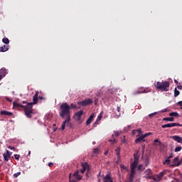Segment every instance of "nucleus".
Wrapping results in <instances>:
<instances>
[{
    "label": "nucleus",
    "mask_w": 182,
    "mask_h": 182,
    "mask_svg": "<svg viewBox=\"0 0 182 182\" xmlns=\"http://www.w3.org/2000/svg\"><path fill=\"white\" fill-rule=\"evenodd\" d=\"M60 117L62 119L66 117V119L63 122L61 126V129L65 130L66 124H69V122H70V106L68 105V102H63L60 106Z\"/></svg>",
    "instance_id": "1"
},
{
    "label": "nucleus",
    "mask_w": 182,
    "mask_h": 182,
    "mask_svg": "<svg viewBox=\"0 0 182 182\" xmlns=\"http://www.w3.org/2000/svg\"><path fill=\"white\" fill-rule=\"evenodd\" d=\"M26 105H22L21 104H19L16 102H13L14 107H22L24 109V113L26 116V117H28V119L32 118V114H33V103L32 102H27L26 101H23V104Z\"/></svg>",
    "instance_id": "2"
},
{
    "label": "nucleus",
    "mask_w": 182,
    "mask_h": 182,
    "mask_svg": "<svg viewBox=\"0 0 182 182\" xmlns=\"http://www.w3.org/2000/svg\"><path fill=\"white\" fill-rule=\"evenodd\" d=\"M155 87L157 89V90L168 92V87H170V82L168 81L156 82V83H155Z\"/></svg>",
    "instance_id": "3"
},
{
    "label": "nucleus",
    "mask_w": 182,
    "mask_h": 182,
    "mask_svg": "<svg viewBox=\"0 0 182 182\" xmlns=\"http://www.w3.org/2000/svg\"><path fill=\"white\" fill-rule=\"evenodd\" d=\"M137 166H139V162L134 161L133 163L130 165L131 172L129 174V176H131L132 177H134L136 176V168H137Z\"/></svg>",
    "instance_id": "4"
},
{
    "label": "nucleus",
    "mask_w": 182,
    "mask_h": 182,
    "mask_svg": "<svg viewBox=\"0 0 182 182\" xmlns=\"http://www.w3.org/2000/svg\"><path fill=\"white\" fill-rule=\"evenodd\" d=\"M166 174H167L166 170H164V171L160 172L159 174L156 175L153 178L154 181H161L163 176H166Z\"/></svg>",
    "instance_id": "5"
},
{
    "label": "nucleus",
    "mask_w": 182,
    "mask_h": 182,
    "mask_svg": "<svg viewBox=\"0 0 182 182\" xmlns=\"http://www.w3.org/2000/svg\"><path fill=\"white\" fill-rule=\"evenodd\" d=\"M92 103H93V100L88 98L83 101L78 102L77 105H80L81 106H89V105H92Z\"/></svg>",
    "instance_id": "6"
},
{
    "label": "nucleus",
    "mask_w": 182,
    "mask_h": 182,
    "mask_svg": "<svg viewBox=\"0 0 182 182\" xmlns=\"http://www.w3.org/2000/svg\"><path fill=\"white\" fill-rule=\"evenodd\" d=\"M171 139L174 140V141H177V143H181L182 144V137L178 135H174L171 136Z\"/></svg>",
    "instance_id": "7"
},
{
    "label": "nucleus",
    "mask_w": 182,
    "mask_h": 182,
    "mask_svg": "<svg viewBox=\"0 0 182 182\" xmlns=\"http://www.w3.org/2000/svg\"><path fill=\"white\" fill-rule=\"evenodd\" d=\"M181 162L178 161V156H176L174 158L173 161V164L171 165L173 167H178V166H181Z\"/></svg>",
    "instance_id": "8"
},
{
    "label": "nucleus",
    "mask_w": 182,
    "mask_h": 182,
    "mask_svg": "<svg viewBox=\"0 0 182 182\" xmlns=\"http://www.w3.org/2000/svg\"><path fill=\"white\" fill-rule=\"evenodd\" d=\"M4 161H9V159H11V152L9 151L6 150V153H4L3 154Z\"/></svg>",
    "instance_id": "9"
},
{
    "label": "nucleus",
    "mask_w": 182,
    "mask_h": 182,
    "mask_svg": "<svg viewBox=\"0 0 182 182\" xmlns=\"http://www.w3.org/2000/svg\"><path fill=\"white\" fill-rule=\"evenodd\" d=\"M82 116H83V110H80L75 114L74 117H77V120L79 121Z\"/></svg>",
    "instance_id": "10"
},
{
    "label": "nucleus",
    "mask_w": 182,
    "mask_h": 182,
    "mask_svg": "<svg viewBox=\"0 0 182 182\" xmlns=\"http://www.w3.org/2000/svg\"><path fill=\"white\" fill-rule=\"evenodd\" d=\"M104 182H113V179L112 178V176H110V173L107 174L104 178Z\"/></svg>",
    "instance_id": "11"
},
{
    "label": "nucleus",
    "mask_w": 182,
    "mask_h": 182,
    "mask_svg": "<svg viewBox=\"0 0 182 182\" xmlns=\"http://www.w3.org/2000/svg\"><path fill=\"white\" fill-rule=\"evenodd\" d=\"M93 119H95V113L91 114L90 117L87 119V120L86 122L87 126H89V124H90V123H92V122H93Z\"/></svg>",
    "instance_id": "12"
},
{
    "label": "nucleus",
    "mask_w": 182,
    "mask_h": 182,
    "mask_svg": "<svg viewBox=\"0 0 182 182\" xmlns=\"http://www.w3.org/2000/svg\"><path fill=\"white\" fill-rule=\"evenodd\" d=\"M145 176H144V178H151V169H146V171H145Z\"/></svg>",
    "instance_id": "13"
},
{
    "label": "nucleus",
    "mask_w": 182,
    "mask_h": 182,
    "mask_svg": "<svg viewBox=\"0 0 182 182\" xmlns=\"http://www.w3.org/2000/svg\"><path fill=\"white\" fill-rule=\"evenodd\" d=\"M38 96H39V92H36V94L34 95V96L33 97V102H31V103H33V105H36V103H38Z\"/></svg>",
    "instance_id": "14"
},
{
    "label": "nucleus",
    "mask_w": 182,
    "mask_h": 182,
    "mask_svg": "<svg viewBox=\"0 0 182 182\" xmlns=\"http://www.w3.org/2000/svg\"><path fill=\"white\" fill-rule=\"evenodd\" d=\"M82 168L80 170L81 173L83 174L86 171V168L89 167V164H87V162H85L82 164Z\"/></svg>",
    "instance_id": "15"
},
{
    "label": "nucleus",
    "mask_w": 182,
    "mask_h": 182,
    "mask_svg": "<svg viewBox=\"0 0 182 182\" xmlns=\"http://www.w3.org/2000/svg\"><path fill=\"white\" fill-rule=\"evenodd\" d=\"M144 136L141 135L136 139L135 143H140V141H146V139H144Z\"/></svg>",
    "instance_id": "16"
},
{
    "label": "nucleus",
    "mask_w": 182,
    "mask_h": 182,
    "mask_svg": "<svg viewBox=\"0 0 182 182\" xmlns=\"http://www.w3.org/2000/svg\"><path fill=\"white\" fill-rule=\"evenodd\" d=\"M6 75V68H1L0 70V76H1L2 77H5V76Z\"/></svg>",
    "instance_id": "17"
},
{
    "label": "nucleus",
    "mask_w": 182,
    "mask_h": 182,
    "mask_svg": "<svg viewBox=\"0 0 182 182\" xmlns=\"http://www.w3.org/2000/svg\"><path fill=\"white\" fill-rule=\"evenodd\" d=\"M168 124V127H182V124L179 123L172 122Z\"/></svg>",
    "instance_id": "18"
},
{
    "label": "nucleus",
    "mask_w": 182,
    "mask_h": 182,
    "mask_svg": "<svg viewBox=\"0 0 182 182\" xmlns=\"http://www.w3.org/2000/svg\"><path fill=\"white\" fill-rule=\"evenodd\" d=\"M9 46L6 45V46H3L1 47H0V52H6L7 50H9Z\"/></svg>",
    "instance_id": "19"
},
{
    "label": "nucleus",
    "mask_w": 182,
    "mask_h": 182,
    "mask_svg": "<svg viewBox=\"0 0 182 182\" xmlns=\"http://www.w3.org/2000/svg\"><path fill=\"white\" fill-rule=\"evenodd\" d=\"M1 114L3 116H12V112L4 110L1 112Z\"/></svg>",
    "instance_id": "20"
},
{
    "label": "nucleus",
    "mask_w": 182,
    "mask_h": 182,
    "mask_svg": "<svg viewBox=\"0 0 182 182\" xmlns=\"http://www.w3.org/2000/svg\"><path fill=\"white\" fill-rule=\"evenodd\" d=\"M73 177H75L77 180H82V177L79 175L78 171L74 172Z\"/></svg>",
    "instance_id": "21"
},
{
    "label": "nucleus",
    "mask_w": 182,
    "mask_h": 182,
    "mask_svg": "<svg viewBox=\"0 0 182 182\" xmlns=\"http://www.w3.org/2000/svg\"><path fill=\"white\" fill-rule=\"evenodd\" d=\"M169 116H171V117H180V114L178 112H170Z\"/></svg>",
    "instance_id": "22"
},
{
    "label": "nucleus",
    "mask_w": 182,
    "mask_h": 182,
    "mask_svg": "<svg viewBox=\"0 0 182 182\" xmlns=\"http://www.w3.org/2000/svg\"><path fill=\"white\" fill-rule=\"evenodd\" d=\"M115 151H116V154L117 156L118 160H120V147L119 146L117 147V149H115Z\"/></svg>",
    "instance_id": "23"
},
{
    "label": "nucleus",
    "mask_w": 182,
    "mask_h": 182,
    "mask_svg": "<svg viewBox=\"0 0 182 182\" xmlns=\"http://www.w3.org/2000/svg\"><path fill=\"white\" fill-rule=\"evenodd\" d=\"M139 157H140V155H139V151H137L136 154H134V161L139 162Z\"/></svg>",
    "instance_id": "24"
},
{
    "label": "nucleus",
    "mask_w": 182,
    "mask_h": 182,
    "mask_svg": "<svg viewBox=\"0 0 182 182\" xmlns=\"http://www.w3.org/2000/svg\"><path fill=\"white\" fill-rule=\"evenodd\" d=\"M164 122H174V117H165L163 119Z\"/></svg>",
    "instance_id": "25"
},
{
    "label": "nucleus",
    "mask_w": 182,
    "mask_h": 182,
    "mask_svg": "<svg viewBox=\"0 0 182 182\" xmlns=\"http://www.w3.org/2000/svg\"><path fill=\"white\" fill-rule=\"evenodd\" d=\"M133 180H134V176H132L130 175H129V177L127 178V181H124V182H133ZM122 182V181H120Z\"/></svg>",
    "instance_id": "26"
},
{
    "label": "nucleus",
    "mask_w": 182,
    "mask_h": 182,
    "mask_svg": "<svg viewBox=\"0 0 182 182\" xmlns=\"http://www.w3.org/2000/svg\"><path fill=\"white\" fill-rule=\"evenodd\" d=\"M2 42H3V43H5L6 45H9V39L8 38H4L2 39Z\"/></svg>",
    "instance_id": "27"
},
{
    "label": "nucleus",
    "mask_w": 182,
    "mask_h": 182,
    "mask_svg": "<svg viewBox=\"0 0 182 182\" xmlns=\"http://www.w3.org/2000/svg\"><path fill=\"white\" fill-rule=\"evenodd\" d=\"M141 93H146V90H139L136 92H134V95H140Z\"/></svg>",
    "instance_id": "28"
},
{
    "label": "nucleus",
    "mask_w": 182,
    "mask_h": 182,
    "mask_svg": "<svg viewBox=\"0 0 182 182\" xmlns=\"http://www.w3.org/2000/svg\"><path fill=\"white\" fill-rule=\"evenodd\" d=\"M180 95V91L177 90V88H175L174 90V97H177Z\"/></svg>",
    "instance_id": "29"
},
{
    "label": "nucleus",
    "mask_w": 182,
    "mask_h": 182,
    "mask_svg": "<svg viewBox=\"0 0 182 182\" xmlns=\"http://www.w3.org/2000/svg\"><path fill=\"white\" fill-rule=\"evenodd\" d=\"M69 181L70 182H76V181L72 177V173H70L69 175Z\"/></svg>",
    "instance_id": "30"
},
{
    "label": "nucleus",
    "mask_w": 182,
    "mask_h": 182,
    "mask_svg": "<svg viewBox=\"0 0 182 182\" xmlns=\"http://www.w3.org/2000/svg\"><path fill=\"white\" fill-rule=\"evenodd\" d=\"M138 132L139 134H141V129H135L132 132L133 134H136V132Z\"/></svg>",
    "instance_id": "31"
},
{
    "label": "nucleus",
    "mask_w": 182,
    "mask_h": 182,
    "mask_svg": "<svg viewBox=\"0 0 182 182\" xmlns=\"http://www.w3.org/2000/svg\"><path fill=\"white\" fill-rule=\"evenodd\" d=\"M181 149H182L181 146H176V147L175 148V152H176V153H178V151H181Z\"/></svg>",
    "instance_id": "32"
},
{
    "label": "nucleus",
    "mask_w": 182,
    "mask_h": 182,
    "mask_svg": "<svg viewBox=\"0 0 182 182\" xmlns=\"http://www.w3.org/2000/svg\"><path fill=\"white\" fill-rule=\"evenodd\" d=\"M21 172H17V173H14L13 175V176L14 178H18V177H19V176H21Z\"/></svg>",
    "instance_id": "33"
},
{
    "label": "nucleus",
    "mask_w": 182,
    "mask_h": 182,
    "mask_svg": "<svg viewBox=\"0 0 182 182\" xmlns=\"http://www.w3.org/2000/svg\"><path fill=\"white\" fill-rule=\"evenodd\" d=\"M77 109V106H76V105L71 103L70 105V109Z\"/></svg>",
    "instance_id": "34"
},
{
    "label": "nucleus",
    "mask_w": 182,
    "mask_h": 182,
    "mask_svg": "<svg viewBox=\"0 0 182 182\" xmlns=\"http://www.w3.org/2000/svg\"><path fill=\"white\" fill-rule=\"evenodd\" d=\"M102 119V115H99L97 118V120L95 123V124H96V123H97V122L100 121Z\"/></svg>",
    "instance_id": "35"
},
{
    "label": "nucleus",
    "mask_w": 182,
    "mask_h": 182,
    "mask_svg": "<svg viewBox=\"0 0 182 182\" xmlns=\"http://www.w3.org/2000/svg\"><path fill=\"white\" fill-rule=\"evenodd\" d=\"M20 157H21V155H19V154H14V159L16 160H19Z\"/></svg>",
    "instance_id": "36"
},
{
    "label": "nucleus",
    "mask_w": 182,
    "mask_h": 182,
    "mask_svg": "<svg viewBox=\"0 0 182 182\" xmlns=\"http://www.w3.org/2000/svg\"><path fill=\"white\" fill-rule=\"evenodd\" d=\"M154 143H159V146H161V141L159 139H154Z\"/></svg>",
    "instance_id": "37"
},
{
    "label": "nucleus",
    "mask_w": 182,
    "mask_h": 182,
    "mask_svg": "<svg viewBox=\"0 0 182 182\" xmlns=\"http://www.w3.org/2000/svg\"><path fill=\"white\" fill-rule=\"evenodd\" d=\"M93 151H94V153H95L96 154H99L100 150H99L98 148H95V149H94Z\"/></svg>",
    "instance_id": "38"
},
{
    "label": "nucleus",
    "mask_w": 182,
    "mask_h": 182,
    "mask_svg": "<svg viewBox=\"0 0 182 182\" xmlns=\"http://www.w3.org/2000/svg\"><path fill=\"white\" fill-rule=\"evenodd\" d=\"M109 141H111L113 143V144H114V143H116L117 141L116 140V139L113 138L112 139H109Z\"/></svg>",
    "instance_id": "39"
},
{
    "label": "nucleus",
    "mask_w": 182,
    "mask_h": 182,
    "mask_svg": "<svg viewBox=\"0 0 182 182\" xmlns=\"http://www.w3.org/2000/svg\"><path fill=\"white\" fill-rule=\"evenodd\" d=\"M137 168H138V170H139V171H141L142 168H143V165L139 164V165L138 166Z\"/></svg>",
    "instance_id": "40"
},
{
    "label": "nucleus",
    "mask_w": 182,
    "mask_h": 182,
    "mask_svg": "<svg viewBox=\"0 0 182 182\" xmlns=\"http://www.w3.org/2000/svg\"><path fill=\"white\" fill-rule=\"evenodd\" d=\"M114 136H116V137H119V136H120V133H119V132H117V131H115Z\"/></svg>",
    "instance_id": "41"
},
{
    "label": "nucleus",
    "mask_w": 182,
    "mask_h": 182,
    "mask_svg": "<svg viewBox=\"0 0 182 182\" xmlns=\"http://www.w3.org/2000/svg\"><path fill=\"white\" fill-rule=\"evenodd\" d=\"M151 133H146V134H143L144 137L146 139V137L149 136H151Z\"/></svg>",
    "instance_id": "42"
},
{
    "label": "nucleus",
    "mask_w": 182,
    "mask_h": 182,
    "mask_svg": "<svg viewBox=\"0 0 182 182\" xmlns=\"http://www.w3.org/2000/svg\"><path fill=\"white\" fill-rule=\"evenodd\" d=\"M170 164V159H166L164 162V164Z\"/></svg>",
    "instance_id": "43"
},
{
    "label": "nucleus",
    "mask_w": 182,
    "mask_h": 182,
    "mask_svg": "<svg viewBox=\"0 0 182 182\" xmlns=\"http://www.w3.org/2000/svg\"><path fill=\"white\" fill-rule=\"evenodd\" d=\"M157 114V112H154V113H151V114H149V117H153V116H154L155 114Z\"/></svg>",
    "instance_id": "44"
},
{
    "label": "nucleus",
    "mask_w": 182,
    "mask_h": 182,
    "mask_svg": "<svg viewBox=\"0 0 182 182\" xmlns=\"http://www.w3.org/2000/svg\"><path fill=\"white\" fill-rule=\"evenodd\" d=\"M167 127H169L168 124H166L162 125V129H166Z\"/></svg>",
    "instance_id": "45"
},
{
    "label": "nucleus",
    "mask_w": 182,
    "mask_h": 182,
    "mask_svg": "<svg viewBox=\"0 0 182 182\" xmlns=\"http://www.w3.org/2000/svg\"><path fill=\"white\" fill-rule=\"evenodd\" d=\"M173 157H174V154H173V153H171L170 154V156L168 157V159H173Z\"/></svg>",
    "instance_id": "46"
},
{
    "label": "nucleus",
    "mask_w": 182,
    "mask_h": 182,
    "mask_svg": "<svg viewBox=\"0 0 182 182\" xmlns=\"http://www.w3.org/2000/svg\"><path fill=\"white\" fill-rule=\"evenodd\" d=\"M178 106H180L181 107H182V101H179L178 103H177Z\"/></svg>",
    "instance_id": "47"
},
{
    "label": "nucleus",
    "mask_w": 182,
    "mask_h": 182,
    "mask_svg": "<svg viewBox=\"0 0 182 182\" xmlns=\"http://www.w3.org/2000/svg\"><path fill=\"white\" fill-rule=\"evenodd\" d=\"M177 88H178L179 90H182V85H178V86H177Z\"/></svg>",
    "instance_id": "48"
},
{
    "label": "nucleus",
    "mask_w": 182,
    "mask_h": 182,
    "mask_svg": "<svg viewBox=\"0 0 182 182\" xmlns=\"http://www.w3.org/2000/svg\"><path fill=\"white\" fill-rule=\"evenodd\" d=\"M9 149L10 150H15V147L11 146H9Z\"/></svg>",
    "instance_id": "49"
},
{
    "label": "nucleus",
    "mask_w": 182,
    "mask_h": 182,
    "mask_svg": "<svg viewBox=\"0 0 182 182\" xmlns=\"http://www.w3.org/2000/svg\"><path fill=\"white\" fill-rule=\"evenodd\" d=\"M52 166H53V163L52 162L48 163V167H52Z\"/></svg>",
    "instance_id": "50"
},
{
    "label": "nucleus",
    "mask_w": 182,
    "mask_h": 182,
    "mask_svg": "<svg viewBox=\"0 0 182 182\" xmlns=\"http://www.w3.org/2000/svg\"><path fill=\"white\" fill-rule=\"evenodd\" d=\"M117 110L119 113H120L121 108L120 107H117Z\"/></svg>",
    "instance_id": "51"
},
{
    "label": "nucleus",
    "mask_w": 182,
    "mask_h": 182,
    "mask_svg": "<svg viewBox=\"0 0 182 182\" xmlns=\"http://www.w3.org/2000/svg\"><path fill=\"white\" fill-rule=\"evenodd\" d=\"M6 100H8V102H12V100L8 98V97H6Z\"/></svg>",
    "instance_id": "52"
},
{
    "label": "nucleus",
    "mask_w": 182,
    "mask_h": 182,
    "mask_svg": "<svg viewBox=\"0 0 182 182\" xmlns=\"http://www.w3.org/2000/svg\"><path fill=\"white\" fill-rule=\"evenodd\" d=\"M107 153H109V151H105L104 152V154L106 156V155L107 154Z\"/></svg>",
    "instance_id": "53"
},
{
    "label": "nucleus",
    "mask_w": 182,
    "mask_h": 182,
    "mask_svg": "<svg viewBox=\"0 0 182 182\" xmlns=\"http://www.w3.org/2000/svg\"><path fill=\"white\" fill-rule=\"evenodd\" d=\"M38 99H40L41 100H43V97H39Z\"/></svg>",
    "instance_id": "54"
},
{
    "label": "nucleus",
    "mask_w": 182,
    "mask_h": 182,
    "mask_svg": "<svg viewBox=\"0 0 182 182\" xmlns=\"http://www.w3.org/2000/svg\"><path fill=\"white\" fill-rule=\"evenodd\" d=\"M175 83H178V81H177V80H174Z\"/></svg>",
    "instance_id": "55"
},
{
    "label": "nucleus",
    "mask_w": 182,
    "mask_h": 182,
    "mask_svg": "<svg viewBox=\"0 0 182 182\" xmlns=\"http://www.w3.org/2000/svg\"><path fill=\"white\" fill-rule=\"evenodd\" d=\"M143 152H144V146H142Z\"/></svg>",
    "instance_id": "56"
},
{
    "label": "nucleus",
    "mask_w": 182,
    "mask_h": 182,
    "mask_svg": "<svg viewBox=\"0 0 182 182\" xmlns=\"http://www.w3.org/2000/svg\"><path fill=\"white\" fill-rule=\"evenodd\" d=\"M0 80H2V75H0Z\"/></svg>",
    "instance_id": "57"
},
{
    "label": "nucleus",
    "mask_w": 182,
    "mask_h": 182,
    "mask_svg": "<svg viewBox=\"0 0 182 182\" xmlns=\"http://www.w3.org/2000/svg\"><path fill=\"white\" fill-rule=\"evenodd\" d=\"M121 167H122V168H124V165H122Z\"/></svg>",
    "instance_id": "58"
},
{
    "label": "nucleus",
    "mask_w": 182,
    "mask_h": 182,
    "mask_svg": "<svg viewBox=\"0 0 182 182\" xmlns=\"http://www.w3.org/2000/svg\"><path fill=\"white\" fill-rule=\"evenodd\" d=\"M29 154H31V151H28V156H29Z\"/></svg>",
    "instance_id": "59"
},
{
    "label": "nucleus",
    "mask_w": 182,
    "mask_h": 182,
    "mask_svg": "<svg viewBox=\"0 0 182 182\" xmlns=\"http://www.w3.org/2000/svg\"><path fill=\"white\" fill-rule=\"evenodd\" d=\"M99 176H100V172L99 174L97 175V177H99Z\"/></svg>",
    "instance_id": "60"
},
{
    "label": "nucleus",
    "mask_w": 182,
    "mask_h": 182,
    "mask_svg": "<svg viewBox=\"0 0 182 182\" xmlns=\"http://www.w3.org/2000/svg\"><path fill=\"white\" fill-rule=\"evenodd\" d=\"M112 137H114V134H112Z\"/></svg>",
    "instance_id": "61"
},
{
    "label": "nucleus",
    "mask_w": 182,
    "mask_h": 182,
    "mask_svg": "<svg viewBox=\"0 0 182 182\" xmlns=\"http://www.w3.org/2000/svg\"><path fill=\"white\" fill-rule=\"evenodd\" d=\"M122 143H124V141L122 140Z\"/></svg>",
    "instance_id": "62"
},
{
    "label": "nucleus",
    "mask_w": 182,
    "mask_h": 182,
    "mask_svg": "<svg viewBox=\"0 0 182 182\" xmlns=\"http://www.w3.org/2000/svg\"><path fill=\"white\" fill-rule=\"evenodd\" d=\"M181 109H182V107H181Z\"/></svg>",
    "instance_id": "63"
}]
</instances>
